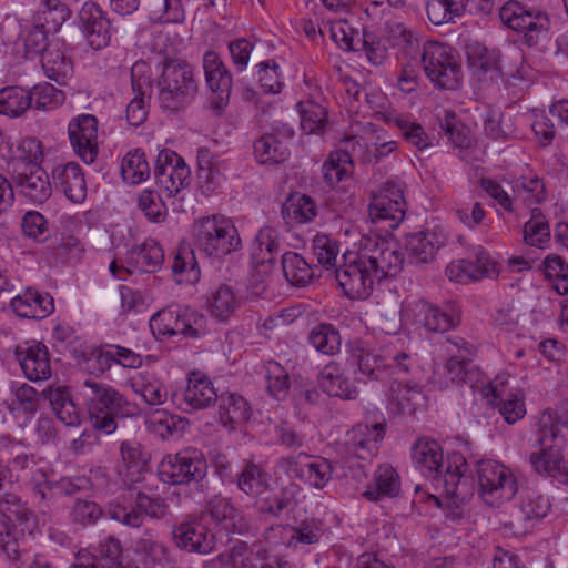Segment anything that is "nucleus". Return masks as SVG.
<instances>
[{
    "label": "nucleus",
    "instance_id": "f257e3e1",
    "mask_svg": "<svg viewBox=\"0 0 568 568\" xmlns=\"http://www.w3.org/2000/svg\"><path fill=\"white\" fill-rule=\"evenodd\" d=\"M344 263L336 272V280L352 300L367 298L376 283L396 275L403 266L404 257L393 241L367 237L357 250L343 254Z\"/></svg>",
    "mask_w": 568,
    "mask_h": 568
},
{
    "label": "nucleus",
    "instance_id": "f03ea898",
    "mask_svg": "<svg viewBox=\"0 0 568 568\" xmlns=\"http://www.w3.org/2000/svg\"><path fill=\"white\" fill-rule=\"evenodd\" d=\"M39 526L37 516L14 496L0 501V545L13 568H55L44 556L31 557L20 549V539Z\"/></svg>",
    "mask_w": 568,
    "mask_h": 568
},
{
    "label": "nucleus",
    "instance_id": "7ed1b4c3",
    "mask_svg": "<svg viewBox=\"0 0 568 568\" xmlns=\"http://www.w3.org/2000/svg\"><path fill=\"white\" fill-rule=\"evenodd\" d=\"M568 428V420L559 423L558 415L552 410L541 413L538 420L540 432V449L530 455L532 468L540 475L568 479V450L560 427Z\"/></svg>",
    "mask_w": 568,
    "mask_h": 568
},
{
    "label": "nucleus",
    "instance_id": "20e7f679",
    "mask_svg": "<svg viewBox=\"0 0 568 568\" xmlns=\"http://www.w3.org/2000/svg\"><path fill=\"white\" fill-rule=\"evenodd\" d=\"M410 456L416 469L425 476L443 479L446 491L456 494L457 486L467 471V463L462 454H448L445 460L439 443L422 437L413 444Z\"/></svg>",
    "mask_w": 568,
    "mask_h": 568
},
{
    "label": "nucleus",
    "instance_id": "39448f33",
    "mask_svg": "<svg viewBox=\"0 0 568 568\" xmlns=\"http://www.w3.org/2000/svg\"><path fill=\"white\" fill-rule=\"evenodd\" d=\"M195 246L206 255L222 258L242 246L234 222L222 214L200 217L192 224Z\"/></svg>",
    "mask_w": 568,
    "mask_h": 568
},
{
    "label": "nucleus",
    "instance_id": "423d86ee",
    "mask_svg": "<svg viewBox=\"0 0 568 568\" xmlns=\"http://www.w3.org/2000/svg\"><path fill=\"white\" fill-rule=\"evenodd\" d=\"M155 72L160 74L156 85L163 109L176 111L192 100L197 85L193 72L187 67L170 61L164 64L158 63Z\"/></svg>",
    "mask_w": 568,
    "mask_h": 568
},
{
    "label": "nucleus",
    "instance_id": "0eeeda50",
    "mask_svg": "<svg viewBox=\"0 0 568 568\" xmlns=\"http://www.w3.org/2000/svg\"><path fill=\"white\" fill-rule=\"evenodd\" d=\"M149 324L156 338H199L207 332L204 315L190 307L163 308L151 316Z\"/></svg>",
    "mask_w": 568,
    "mask_h": 568
},
{
    "label": "nucleus",
    "instance_id": "6e6552de",
    "mask_svg": "<svg viewBox=\"0 0 568 568\" xmlns=\"http://www.w3.org/2000/svg\"><path fill=\"white\" fill-rule=\"evenodd\" d=\"M278 247V232L276 229L264 226L257 232L251 247V264L253 267L251 291L256 296L263 295L267 290Z\"/></svg>",
    "mask_w": 568,
    "mask_h": 568
},
{
    "label": "nucleus",
    "instance_id": "1a4fd4ad",
    "mask_svg": "<svg viewBox=\"0 0 568 568\" xmlns=\"http://www.w3.org/2000/svg\"><path fill=\"white\" fill-rule=\"evenodd\" d=\"M480 496L485 503L499 506L509 501L517 493V483L511 470L504 464L486 459L477 465Z\"/></svg>",
    "mask_w": 568,
    "mask_h": 568
},
{
    "label": "nucleus",
    "instance_id": "9d476101",
    "mask_svg": "<svg viewBox=\"0 0 568 568\" xmlns=\"http://www.w3.org/2000/svg\"><path fill=\"white\" fill-rule=\"evenodd\" d=\"M422 62L425 73L437 87L455 90L462 81L460 68L448 45L428 41L423 47Z\"/></svg>",
    "mask_w": 568,
    "mask_h": 568
},
{
    "label": "nucleus",
    "instance_id": "9b49d317",
    "mask_svg": "<svg viewBox=\"0 0 568 568\" xmlns=\"http://www.w3.org/2000/svg\"><path fill=\"white\" fill-rule=\"evenodd\" d=\"M501 21L523 36L528 45L538 43L547 36L550 21L540 9H527L517 1H508L500 9Z\"/></svg>",
    "mask_w": 568,
    "mask_h": 568
},
{
    "label": "nucleus",
    "instance_id": "f8f14e48",
    "mask_svg": "<svg viewBox=\"0 0 568 568\" xmlns=\"http://www.w3.org/2000/svg\"><path fill=\"white\" fill-rule=\"evenodd\" d=\"M508 381L507 374H498L494 381H489L483 386L477 385V389L489 405L497 407L508 424H515L527 413L525 392L519 387L506 392Z\"/></svg>",
    "mask_w": 568,
    "mask_h": 568
},
{
    "label": "nucleus",
    "instance_id": "ddd939ff",
    "mask_svg": "<svg viewBox=\"0 0 568 568\" xmlns=\"http://www.w3.org/2000/svg\"><path fill=\"white\" fill-rule=\"evenodd\" d=\"M206 463L202 454L193 448L166 455L160 463L158 474L163 483L181 485L202 479Z\"/></svg>",
    "mask_w": 568,
    "mask_h": 568
},
{
    "label": "nucleus",
    "instance_id": "4468645a",
    "mask_svg": "<svg viewBox=\"0 0 568 568\" xmlns=\"http://www.w3.org/2000/svg\"><path fill=\"white\" fill-rule=\"evenodd\" d=\"M163 261L164 252L161 245L156 241L148 239L128 252L125 264H120L116 260H113L109 265V271L114 278L124 281L135 270L142 272L156 271Z\"/></svg>",
    "mask_w": 568,
    "mask_h": 568
},
{
    "label": "nucleus",
    "instance_id": "2eb2a0df",
    "mask_svg": "<svg viewBox=\"0 0 568 568\" xmlns=\"http://www.w3.org/2000/svg\"><path fill=\"white\" fill-rule=\"evenodd\" d=\"M405 211L406 202L402 186L389 181L373 196L368 206L372 222H385L389 229L397 227L405 215Z\"/></svg>",
    "mask_w": 568,
    "mask_h": 568
},
{
    "label": "nucleus",
    "instance_id": "dca6fc26",
    "mask_svg": "<svg viewBox=\"0 0 568 568\" xmlns=\"http://www.w3.org/2000/svg\"><path fill=\"white\" fill-rule=\"evenodd\" d=\"M68 135L74 153L92 164L99 154V122L88 113L73 116L68 124Z\"/></svg>",
    "mask_w": 568,
    "mask_h": 568
},
{
    "label": "nucleus",
    "instance_id": "f3484780",
    "mask_svg": "<svg viewBox=\"0 0 568 568\" xmlns=\"http://www.w3.org/2000/svg\"><path fill=\"white\" fill-rule=\"evenodd\" d=\"M203 70L205 82L210 91L211 108L220 113L229 103L232 78L221 57L214 51H206L203 55Z\"/></svg>",
    "mask_w": 568,
    "mask_h": 568
},
{
    "label": "nucleus",
    "instance_id": "a211bd4d",
    "mask_svg": "<svg viewBox=\"0 0 568 568\" xmlns=\"http://www.w3.org/2000/svg\"><path fill=\"white\" fill-rule=\"evenodd\" d=\"M156 180L169 196H174L189 186L191 170L176 152L164 150L158 155Z\"/></svg>",
    "mask_w": 568,
    "mask_h": 568
},
{
    "label": "nucleus",
    "instance_id": "6ab92c4d",
    "mask_svg": "<svg viewBox=\"0 0 568 568\" xmlns=\"http://www.w3.org/2000/svg\"><path fill=\"white\" fill-rule=\"evenodd\" d=\"M108 513L114 520L122 523L129 527H140L145 516L160 518L165 515L166 506L146 495L138 494L134 506H128L120 501L109 505Z\"/></svg>",
    "mask_w": 568,
    "mask_h": 568
},
{
    "label": "nucleus",
    "instance_id": "aec40b11",
    "mask_svg": "<svg viewBox=\"0 0 568 568\" xmlns=\"http://www.w3.org/2000/svg\"><path fill=\"white\" fill-rule=\"evenodd\" d=\"M79 20L92 49L100 50L110 43L113 30L105 12L97 3L85 2L79 12Z\"/></svg>",
    "mask_w": 568,
    "mask_h": 568
},
{
    "label": "nucleus",
    "instance_id": "412c9836",
    "mask_svg": "<svg viewBox=\"0 0 568 568\" xmlns=\"http://www.w3.org/2000/svg\"><path fill=\"white\" fill-rule=\"evenodd\" d=\"M447 232L443 225L436 224L425 231L415 232L406 239V251L413 263L430 262L438 250L445 245Z\"/></svg>",
    "mask_w": 568,
    "mask_h": 568
},
{
    "label": "nucleus",
    "instance_id": "4be33fe9",
    "mask_svg": "<svg viewBox=\"0 0 568 568\" xmlns=\"http://www.w3.org/2000/svg\"><path fill=\"white\" fill-rule=\"evenodd\" d=\"M173 539L179 548L202 555L210 554L216 546L215 536L209 532L206 525L200 519L178 525L173 530Z\"/></svg>",
    "mask_w": 568,
    "mask_h": 568
},
{
    "label": "nucleus",
    "instance_id": "5701e85b",
    "mask_svg": "<svg viewBox=\"0 0 568 568\" xmlns=\"http://www.w3.org/2000/svg\"><path fill=\"white\" fill-rule=\"evenodd\" d=\"M16 355L24 376L33 382L44 381L51 376L48 348L37 341H28L17 346Z\"/></svg>",
    "mask_w": 568,
    "mask_h": 568
},
{
    "label": "nucleus",
    "instance_id": "b1692460",
    "mask_svg": "<svg viewBox=\"0 0 568 568\" xmlns=\"http://www.w3.org/2000/svg\"><path fill=\"white\" fill-rule=\"evenodd\" d=\"M2 142L1 153L8 164H21L30 169L41 165L43 162L44 148L42 142L36 138L4 136Z\"/></svg>",
    "mask_w": 568,
    "mask_h": 568
},
{
    "label": "nucleus",
    "instance_id": "393cba45",
    "mask_svg": "<svg viewBox=\"0 0 568 568\" xmlns=\"http://www.w3.org/2000/svg\"><path fill=\"white\" fill-rule=\"evenodd\" d=\"M215 562L221 568H283L276 556L261 555L250 549L245 544L235 545L229 551L220 554Z\"/></svg>",
    "mask_w": 568,
    "mask_h": 568
},
{
    "label": "nucleus",
    "instance_id": "a878e982",
    "mask_svg": "<svg viewBox=\"0 0 568 568\" xmlns=\"http://www.w3.org/2000/svg\"><path fill=\"white\" fill-rule=\"evenodd\" d=\"M180 406L184 410H199L210 407L217 399L211 379L200 372L189 374L187 384L181 394Z\"/></svg>",
    "mask_w": 568,
    "mask_h": 568
},
{
    "label": "nucleus",
    "instance_id": "bb28decb",
    "mask_svg": "<svg viewBox=\"0 0 568 568\" xmlns=\"http://www.w3.org/2000/svg\"><path fill=\"white\" fill-rule=\"evenodd\" d=\"M10 305L18 316L33 320L45 318L54 310L52 296L34 288H27L14 296Z\"/></svg>",
    "mask_w": 568,
    "mask_h": 568
},
{
    "label": "nucleus",
    "instance_id": "cd10ccee",
    "mask_svg": "<svg viewBox=\"0 0 568 568\" xmlns=\"http://www.w3.org/2000/svg\"><path fill=\"white\" fill-rule=\"evenodd\" d=\"M318 386L332 397L341 399H355L357 387L348 379L345 368L336 362L326 364L318 375Z\"/></svg>",
    "mask_w": 568,
    "mask_h": 568
},
{
    "label": "nucleus",
    "instance_id": "c85d7f7f",
    "mask_svg": "<svg viewBox=\"0 0 568 568\" xmlns=\"http://www.w3.org/2000/svg\"><path fill=\"white\" fill-rule=\"evenodd\" d=\"M89 412H130L128 400L115 389L92 381L84 382Z\"/></svg>",
    "mask_w": 568,
    "mask_h": 568
},
{
    "label": "nucleus",
    "instance_id": "c756f323",
    "mask_svg": "<svg viewBox=\"0 0 568 568\" xmlns=\"http://www.w3.org/2000/svg\"><path fill=\"white\" fill-rule=\"evenodd\" d=\"M53 182L73 203L87 197V183L81 166L77 162L57 165L52 171Z\"/></svg>",
    "mask_w": 568,
    "mask_h": 568
},
{
    "label": "nucleus",
    "instance_id": "7c9ffc66",
    "mask_svg": "<svg viewBox=\"0 0 568 568\" xmlns=\"http://www.w3.org/2000/svg\"><path fill=\"white\" fill-rule=\"evenodd\" d=\"M241 306V297L232 286L221 284L210 291L205 302L207 314L220 323H226Z\"/></svg>",
    "mask_w": 568,
    "mask_h": 568
},
{
    "label": "nucleus",
    "instance_id": "2f4dec72",
    "mask_svg": "<svg viewBox=\"0 0 568 568\" xmlns=\"http://www.w3.org/2000/svg\"><path fill=\"white\" fill-rule=\"evenodd\" d=\"M320 529L315 525L308 523H305L300 527L278 525L271 527L265 535L270 545L285 544L292 547L315 544L320 540Z\"/></svg>",
    "mask_w": 568,
    "mask_h": 568
},
{
    "label": "nucleus",
    "instance_id": "473e14b6",
    "mask_svg": "<svg viewBox=\"0 0 568 568\" xmlns=\"http://www.w3.org/2000/svg\"><path fill=\"white\" fill-rule=\"evenodd\" d=\"M131 389L148 405H162L168 399V389L162 379L151 371H142L128 381Z\"/></svg>",
    "mask_w": 568,
    "mask_h": 568
},
{
    "label": "nucleus",
    "instance_id": "72a5a7b5",
    "mask_svg": "<svg viewBox=\"0 0 568 568\" xmlns=\"http://www.w3.org/2000/svg\"><path fill=\"white\" fill-rule=\"evenodd\" d=\"M418 322L429 332H447L459 322V315L452 305L447 310L428 304L426 302L415 303Z\"/></svg>",
    "mask_w": 568,
    "mask_h": 568
},
{
    "label": "nucleus",
    "instance_id": "f704fd0d",
    "mask_svg": "<svg viewBox=\"0 0 568 568\" xmlns=\"http://www.w3.org/2000/svg\"><path fill=\"white\" fill-rule=\"evenodd\" d=\"M376 113H379L386 123L399 129L403 138L417 150H426L435 145V136L427 134L419 123L393 111L376 110Z\"/></svg>",
    "mask_w": 568,
    "mask_h": 568
},
{
    "label": "nucleus",
    "instance_id": "c9c22d12",
    "mask_svg": "<svg viewBox=\"0 0 568 568\" xmlns=\"http://www.w3.org/2000/svg\"><path fill=\"white\" fill-rule=\"evenodd\" d=\"M384 433L383 424L376 423L373 426L358 424L347 433V443L358 458L366 459L375 454Z\"/></svg>",
    "mask_w": 568,
    "mask_h": 568
},
{
    "label": "nucleus",
    "instance_id": "e433bc0d",
    "mask_svg": "<svg viewBox=\"0 0 568 568\" xmlns=\"http://www.w3.org/2000/svg\"><path fill=\"white\" fill-rule=\"evenodd\" d=\"M120 452L123 462L121 474L128 483H139L149 470L150 457L141 449L139 443L124 440L121 443Z\"/></svg>",
    "mask_w": 568,
    "mask_h": 568
},
{
    "label": "nucleus",
    "instance_id": "4c0bfd02",
    "mask_svg": "<svg viewBox=\"0 0 568 568\" xmlns=\"http://www.w3.org/2000/svg\"><path fill=\"white\" fill-rule=\"evenodd\" d=\"M41 64L47 78L60 85L72 77L73 67L59 43H50L42 53Z\"/></svg>",
    "mask_w": 568,
    "mask_h": 568
},
{
    "label": "nucleus",
    "instance_id": "58836bf2",
    "mask_svg": "<svg viewBox=\"0 0 568 568\" xmlns=\"http://www.w3.org/2000/svg\"><path fill=\"white\" fill-rule=\"evenodd\" d=\"M18 178V185L23 195L32 202L42 203L51 195V182L41 165L32 166Z\"/></svg>",
    "mask_w": 568,
    "mask_h": 568
},
{
    "label": "nucleus",
    "instance_id": "ea45409f",
    "mask_svg": "<svg viewBox=\"0 0 568 568\" xmlns=\"http://www.w3.org/2000/svg\"><path fill=\"white\" fill-rule=\"evenodd\" d=\"M282 214L290 224H305L316 217L317 205L311 196L295 192L284 202Z\"/></svg>",
    "mask_w": 568,
    "mask_h": 568
},
{
    "label": "nucleus",
    "instance_id": "a19ab883",
    "mask_svg": "<svg viewBox=\"0 0 568 568\" xmlns=\"http://www.w3.org/2000/svg\"><path fill=\"white\" fill-rule=\"evenodd\" d=\"M209 511L212 519L217 524L226 532H243L245 529V523L243 518L240 516L237 510L233 507L230 499L215 496L209 506Z\"/></svg>",
    "mask_w": 568,
    "mask_h": 568
},
{
    "label": "nucleus",
    "instance_id": "79ce46f5",
    "mask_svg": "<svg viewBox=\"0 0 568 568\" xmlns=\"http://www.w3.org/2000/svg\"><path fill=\"white\" fill-rule=\"evenodd\" d=\"M219 416L224 426L234 427L248 420L251 408L244 397L225 394L220 398Z\"/></svg>",
    "mask_w": 568,
    "mask_h": 568
},
{
    "label": "nucleus",
    "instance_id": "37998d69",
    "mask_svg": "<svg viewBox=\"0 0 568 568\" xmlns=\"http://www.w3.org/2000/svg\"><path fill=\"white\" fill-rule=\"evenodd\" d=\"M151 168L145 153L140 149L130 150L121 160V175L124 182L138 185L150 178Z\"/></svg>",
    "mask_w": 568,
    "mask_h": 568
},
{
    "label": "nucleus",
    "instance_id": "c03bdc74",
    "mask_svg": "<svg viewBox=\"0 0 568 568\" xmlns=\"http://www.w3.org/2000/svg\"><path fill=\"white\" fill-rule=\"evenodd\" d=\"M70 10L61 0H41L34 23L49 32L58 31L68 20Z\"/></svg>",
    "mask_w": 568,
    "mask_h": 568
},
{
    "label": "nucleus",
    "instance_id": "a18cd8bd",
    "mask_svg": "<svg viewBox=\"0 0 568 568\" xmlns=\"http://www.w3.org/2000/svg\"><path fill=\"white\" fill-rule=\"evenodd\" d=\"M49 399L57 417L67 426H79L81 413L64 387L49 389Z\"/></svg>",
    "mask_w": 568,
    "mask_h": 568
},
{
    "label": "nucleus",
    "instance_id": "49530a36",
    "mask_svg": "<svg viewBox=\"0 0 568 568\" xmlns=\"http://www.w3.org/2000/svg\"><path fill=\"white\" fill-rule=\"evenodd\" d=\"M30 109L28 89L11 85L0 89V114L10 119L22 116Z\"/></svg>",
    "mask_w": 568,
    "mask_h": 568
},
{
    "label": "nucleus",
    "instance_id": "de8ad7c7",
    "mask_svg": "<svg viewBox=\"0 0 568 568\" xmlns=\"http://www.w3.org/2000/svg\"><path fill=\"white\" fill-rule=\"evenodd\" d=\"M513 183L514 199L527 206L540 203L545 199L544 183L531 171L517 178Z\"/></svg>",
    "mask_w": 568,
    "mask_h": 568
},
{
    "label": "nucleus",
    "instance_id": "09e8293b",
    "mask_svg": "<svg viewBox=\"0 0 568 568\" xmlns=\"http://www.w3.org/2000/svg\"><path fill=\"white\" fill-rule=\"evenodd\" d=\"M30 108L49 112L55 110L65 100L64 92L48 82H41L28 90Z\"/></svg>",
    "mask_w": 568,
    "mask_h": 568
},
{
    "label": "nucleus",
    "instance_id": "8fccbe9b",
    "mask_svg": "<svg viewBox=\"0 0 568 568\" xmlns=\"http://www.w3.org/2000/svg\"><path fill=\"white\" fill-rule=\"evenodd\" d=\"M282 266L286 280L292 285L305 286L314 277L312 266L298 253H284L282 257Z\"/></svg>",
    "mask_w": 568,
    "mask_h": 568
},
{
    "label": "nucleus",
    "instance_id": "3c124183",
    "mask_svg": "<svg viewBox=\"0 0 568 568\" xmlns=\"http://www.w3.org/2000/svg\"><path fill=\"white\" fill-rule=\"evenodd\" d=\"M308 343L324 355H335L341 351V336L338 331L327 323L314 326L308 334Z\"/></svg>",
    "mask_w": 568,
    "mask_h": 568
},
{
    "label": "nucleus",
    "instance_id": "603ef678",
    "mask_svg": "<svg viewBox=\"0 0 568 568\" xmlns=\"http://www.w3.org/2000/svg\"><path fill=\"white\" fill-rule=\"evenodd\" d=\"M353 171L352 156L346 150L332 152L323 164V175L326 183L336 185L347 179Z\"/></svg>",
    "mask_w": 568,
    "mask_h": 568
},
{
    "label": "nucleus",
    "instance_id": "864d4df0",
    "mask_svg": "<svg viewBox=\"0 0 568 568\" xmlns=\"http://www.w3.org/2000/svg\"><path fill=\"white\" fill-rule=\"evenodd\" d=\"M254 154L260 163H281L288 156V149L274 134H264L254 143Z\"/></svg>",
    "mask_w": 568,
    "mask_h": 568
},
{
    "label": "nucleus",
    "instance_id": "5fc2aeb1",
    "mask_svg": "<svg viewBox=\"0 0 568 568\" xmlns=\"http://www.w3.org/2000/svg\"><path fill=\"white\" fill-rule=\"evenodd\" d=\"M90 561H97L98 568H140L134 562L122 564L118 559L122 552L121 544L118 539L106 538L100 542L94 554L89 550Z\"/></svg>",
    "mask_w": 568,
    "mask_h": 568
},
{
    "label": "nucleus",
    "instance_id": "6e6d98bb",
    "mask_svg": "<svg viewBox=\"0 0 568 568\" xmlns=\"http://www.w3.org/2000/svg\"><path fill=\"white\" fill-rule=\"evenodd\" d=\"M332 465L325 458H315L296 469L297 476L316 489H323L332 478Z\"/></svg>",
    "mask_w": 568,
    "mask_h": 568
},
{
    "label": "nucleus",
    "instance_id": "4d7b16f0",
    "mask_svg": "<svg viewBox=\"0 0 568 568\" xmlns=\"http://www.w3.org/2000/svg\"><path fill=\"white\" fill-rule=\"evenodd\" d=\"M172 271L179 284H194L200 280V268L192 250L181 247L178 250Z\"/></svg>",
    "mask_w": 568,
    "mask_h": 568
},
{
    "label": "nucleus",
    "instance_id": "13d9d810",
    "mask_svg": "<svg viewBox=\"0 0 568 568\" xmlns=\"http://www.w3.org/2000/svg\"><path fill=\"white\" fill-rule=\"evenodd\" d=\"M301 129L313 134L321 131L327 123V112L324 106L313 100L300 101L297 103Z\"/></svg>",
    "mask_w": 568,
    "mask_h": 568
},
{
    "label": "nucleus",
    "instance_id": "bf43d9fd",
    "mask_svg": "<svg viewBox=\"0 0 568 568\" xmlns=\"http://www.w3.org/2000/svg\"><path fill=\"white\" fill-rule=\"evenodd\" d=\"M268 475L258 466L248 464L237 479L239 488L247 495L260 497L268 490Z\"/></svg>",
    "mask_w": 568,
    "mask_h": 568
},
{
    "label": "nucleus",
    "instance_id": "052dcab7",
    "mask_svg": "<svg viewBox=\"0 0 568 568\" xmlns=\"http://www.w3.org/2000/svg\"><path fill=\"white\" fill-rule=\"evenodd\" d=\"M465 8V0H428L426 6L428 19L436 26L453 21Z\"/></svg>",
    "mask_w": 568,
    "mask_h": 568
},
{
    "label": "nucleus",
    "instance_id": "680f3d73",
    "mask_svg": "<svg viewBox=\"0 0 568 568\" xmlns=\"http://www.w3.org/2000/svg\"><path fill=\"white\" fill-rule=\"evenodd\" d=\"M524 241L527 245L545 247L550 241V227L546 216L534 210L531 217L524 224Z\"/></svg>",
    "mask_w": 568,
    "mask_h": 568
},
{
    "label": "nucleus",
    "instance_id": "e2e57ef3",
    "mask_svg": "<svg viewBox=\"0 0 568 568\" xmlns=\"http://www.w3.org/2000/svg\"><path fill=\"white\" fill-rule=\"evenodd\" d=\"M145 425L149 432L165 439L182 427L183 420L165 409H156L149 414Z\"/></svg>",
    "mask_w": 568,
    "mask_h": 568
},
{
    "label": "nucleus",
    "instance_id": "0e129e2a",
    "mask_svg": "<svg viewBox=\"0 0 568 568\" xmlns=\"http://www.w3.org/2000/svg\"><path fill=\"white\" fill-rule=\"evenodd\" d=\"M120 315L124 317L144 313L151 305L146 293L135 291L129 286L121 285L120 288Z\"/></svg>",
    "mask_w": 568,
    "mask_h": 568
},
{
    "label": "nucleus",
    "instance_id": "69168bd1",
    "mask_svg": "<svg viewBox=\"0 0 568 568\" xmlns=\"http://www.w3.org/2000/svg\"><path fill=\"white\" fill-rule=\"evenodd\" d=\"M544 274L558 294L568 293V266L558 255L550 254L544 261Z\"/></svg>",
    "mask_w": 568,
    "mask_h": 568
},
{
    "label": "nucleus",
    "instance_id": "338daca9",
    "mask_svg": "<svg viewBox=\"0 0 568 568\" xmlns=\"http://www.w3.org/2000/svg\"><path fill=\"white\" fill-rule=\"evenodd\" d=\"M376 490H367L365 495L371 500L382 496H396L399 491V478L396 470L389 465L381 466L376 471Z\"/></svg>",
    "mask_w": 568,
    "mask_h": 568
},
{
    "label": "nucleus",
    "instance_id": "774afa93",
    "mask_svg": "<svg viewBox=\"0 0 568 568\" xmlns=\"http://www.w3.org/2000/svg\"><path fill=\"white\" fill-rule=\"evenodd\" d=\"M332 40L345 51H357L363 37L355 30L347 20L337 19L331 22Z\"/></svg>",
    "mask_w": 568,
    "mask_h": 568
}]
</instances>
